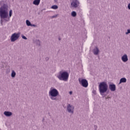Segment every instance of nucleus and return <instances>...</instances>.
<instances>
[{
  "label": "nucleus",
  "instance_id": "obj_12",
  "mask_svg": "<svg viewBox=\"0 0 130 130\" xmlns=\"http://www.w3.org/2000/svg\"><path fill=\"white\" fill-rule=\"evenodd\" d=\"M99 49H98V47H95L93 49V54H94V55H97L99 54Z\"/></svg>",
  "mask_w": 130,
  "mask_h": 130
},
{
  "label": "nucleus",
  "instance_id": "obj_17",
  "mask_svg": "<svg viewBox=\"0 0 130 130\" xmlns=\"http://www.w3.org/2000/svg\"><path fill=\"white\" fill-rule=\"evenodd\" d=\"M51 9H53V10H57V9H58V6H57V5H53L51 7Z\"/></svg>",
  "mask_w": 130,
  "mask_h": 130
},
{
  "label": "nucleus",
  "instance_id": "obj_9",
  "mask_svg": "<svg viewBox=\"0 0 130 130\" xmlns=\"http://www.w3.org/2000/svg\"><path fill=\"white\" fill-rule=\"evenodd\" d=\"M109 89H110V91L112 92H114V91L116 90V85L114 84H110L109 85Z\"/></svg>",
  "mask_w": 130,
  "mask_h": 130
},
{
  "label": "nucleus",
  "instance_id": "obj_22",
  "mask_svg": "<svg viewBox=\"0 0 130 130\" xmlns=\"http://www.w3.org/2000/svg\"><path fill=\"white\" fill-rule=\"evenodd\" d=\"M30 26L31 27H37V25H35V24H30Z\"/></svg>",
  "mask_w": 130,
  "mask_h": 130
},
{
  "label": "nucleus",
  "instance_id": "obj_8",
  "mask_svg": "<svg viewBox=\"0 0 130 130\" xmlns=\"http://www.w3.org/2000/svg\"><path fill=\"white\" fill-rule=\"evenodd\" d=\"M80 5V2L78 0H73L71 3V6L72 8H78Z\"/></svg>",
  "mask_w": 130,
  "mask_h": 130
},
{
  "label": "nucleus",
  "instance_id": "obj_25",
  "mask_svg": "<svg viewBox=\"0 0 130 130\" xmlns=\"http://www.w3.org/2000/svg\"><path fill=\"white\" fill-rule=\"evenodd\" d=\"M92 93H93V94H96V90H93L92 91Z\"/></svg>",
  "mask_w": 130,
  "mask_h": 130
},
{
  "label": "nucleus",
  "instance_id": "obj_20",
  "mask_svg": "<svg viewBox=\"0 0 130 130\" xmlns=\"http://www.w3.org/2000/svg\"><path fill=\"white\" fill-rule=\"evenodd\" d=\"M129 33H130V29H128L127 30V32H125V34H126V35H127L129 34Z\"/></svg>",
  "mask_w": 130,
  "mask_h": 130
},
{
  "label": "nucleus",
  "instance_id": "obj_11",
  "mask_svg": "<svg viewBox=\"0 0 130 130\" xmlns=\"http://www.w3.org/2000/svg\"><path fill=\"white\" fill-rule=\"evenodd\" d=\"M4 114V115H5V116H7V117H10V116H12V115H13V113L10 111H5Z\"/></svg>",
  "mask_w": 130,
  "mask_h": 130
},
{
  "label": "nucleus",
  "instance_id": "obj_19",
  "mask_svg": "<svg viewBox=\"0 0 130 130\" xmlns=\"http://www.w3.org/2000/svg\"><path fill=\"white\" fill-rule=\"evenodd\" d=\"M36 43H37V45L38 46H40V45H41L40 41H39V40H37V41H36Z\"/></svg>",
  "mask_w": 130,
  "mask_h": 130
},
{
  "label": "nucleus",
  "instance_id": "obj_27",
  "mask_svg": "<svg viewBox=\"0 0 130 130\" xmlns=\"http://www.w3.org/2000/svg\"><path fill=\"white\" fill-rule=\"evenodd\" d=\"M61 39L60 38H59V40H61Z\"/></svg>",
  "mask_w": 130,
  "mask_h": 130
},
{
  "label": "nucleus",
  "instance_id": "obj_16",
  "mask_svg": "<svg viewBox=\"0 0 130 130\" xmlns=\"http://www.w3.org/2000/svg\"><path fill=\"white\" fill-rule=\"evenodd\" d=\"M71 16L74 17H76L77 16V12H76V11H73L71 13Z\"/></svg>",
  "mask_w": 130,
  "mask_h": 130
},
{
  "label": "nucleus",
  "instance_id": "obj_1",
  "mask_svg": "<svg viewBox=\"0 0 130 130\" xmlns=\"http://www.w3.org/2000/svg\"><path fill=\"white\" fill-rule=\"evenodd\" d=\"M9 5L3 4L0 8V18L1 23H7L10 22V18L13 15V10H10L9 15Z\"/></svg>",
  "mask_w": 130,
  "mask_h": 130
},
{
  "label": "nucleus",
  "instance_id": "obj_23",
  "mask_svg": "<svg viewBox=\"0 0 130 130\" xmlns=\"http://www.w3.org/2000/svg\"><path fill=\"white\" fill-rule=\"evenodd\" d=\"M56 17H57V14L52 16V18L53 19V18H56Z\"/></svg>",
  "mask_w": 130,
  "mask_h": 130
},
{
  "label": "nucleus",
  "instance_id": "obj_28",
  "mask_svg": "<svg viewBox=\"0 0 130 130\" xmlns=\"http://www.w3.org/2000/svg\"><path fill=\"white\" fill-rule=\"evenodd\" d=\"M54 2H56V0H54Z\"/></svg>",
  "mask_w": 130,
  "mask_h": 130
},
{
  "label": "nucleus",
  "instance_id": "obj_3",
  "mask_svg": "<svg viewBox=\"0 0 130 130\" xmlns=\"http://www.w3.org/2000/svg\"><path fill=\"white\" fill-rule=\"evenodd\" d=\"M56 77L60 81L67 82V81L69 80V74L67 71H61L59 72Z\"/></svg>",
  "mask_w": 130,
  "mask_h": 130
},
{
  "label": "nucleus",
  "instance_id": "obj_2",
  "mask_svg": "<svg viewBox=\"0 0 130 130\" xmlns=\"http://www.w3.org/2000/svg\"><path fill=\"white\" fill-rule=\"evenodd\" d=\"M59 94V92H58V90L55 88H51L49 91V96L50 100L54 101H58L59 100V99L57 98Z\"/></svg>",
  "mask_w": 130,
  "mask_h": 130
},
{
  "label": "nucleus",
  "instance_id": "obj_6",
  "mask_svg": "<svg viewBox=\"0 0 130 130\" xmlns=\"http://www.w3.org/2000/svg\"><path fill=\"white\" fill-rule=\"evenodd\" d=\"M79 83L80 85L84 87V88H87L88 87V81L85 79L79 78Z\"/></svg>",
  "mask_w": 130,
  "mask_h": 130
},
{
  "label": "nucleus",
  "instance_id": "obj_13",
  "mask_svg": "<svg viewBox=\"0 0 130 130\" xmlns=\"http://www.w3.org/2000/svg\"><path fill=\"white\" fill-rule=\"evenodd\" d=\"M40 2L41 0H34L33 2V5H35V6H39Z\"/></svg>",
  "mask_w": 130,
  "mask_h": 130
},
{
  "label": "nucleus",
  "instance_id": "obj_4",
  "mask_svg": "<svg viewBox=\"0 0 130 130\" xmlns=\"http://www.w3.org/2000/svg\"><path fill=\"white\" fill-rule=\"evenodd\" d=\"M99 89L101 95H103L104 93L107 92V90H108V85H107V83L105 82H101L99 85Z\"/></svg>",
  "mask_w": 130,
  "mask_h": 130
},
{
  "label": "nucleus",
  "instance_id": "obj_24",
  "mask_svg": "<svg viewBox=\"0 0 130 130\" xmlns=\"http://www.w3.org/2000/svg\"><path fill=\"white\" fill-rule=\"evenodd\" d=\"M127 8L128 10H130V3L127 5Z\"/></svg>",
  "mask_w": 130,
  "mask_h": 130
},
{
  "label": "nucleus",
  "instance_id": "obj_21",
  "mask_svg": "<svg viewBox=\"0 0 130 130\" xmlns=\"http://www.w3.org/2000/svg\"><path fill=\"white\" fill-rule=\"evenodd\" d=\"M22 39H24V40H27V38L24 36H22Z\"/></svg>",
  "mask_w": 130,
  "mask_h": 130
},
{
  "label": "nucleus",
  "instance_id": "obj_10",
  "mask_svg": "<svg viewBox=\"0 0 130 130\" xmlns=\"http://www.w3.org/2000/svg\"><path fill=\"white\" fill-rule=\"evenodd\" d=\"M121 59L123 62H126V61H128V57L126 54H124L122 56Z\"/></svg>",
  "mask_w": 130,
  "mask_h": 130
},
{
  "label": "nucleus",
  "instance_id": "obj_26",
  "mask_svg": "<svg viewBox=\"0 0 130 130\" xmlns=\"http://www.w3.org/2000/svg\"><path fill=\"white\" fill-rule=\"evenodd\" d=\"M69 94H70V95H72V94H73V91H70Z\"/></svg>",
  "mask_w": 130,
  "mask_h": 130
},
{
  "label": "nucleus",
  "instance_id": "obj_7",
  "mask_svg": "<svg viewBox=\"0 0 130 130\" xmlns=\"http://www.w3.org/2000/svg\"><path fill=\"white\" fill-rule=\"evenodd\" d=\"M75 110V106L68 104H67V111L69 113H71V114H74V111Z\"/></svg>",
  "mask_w": 130,
  "mask_h": 130
},
{
  "label": "nucleus",
  "instance_id": "obj_5",
  "mask_svg": "<svg viewBox=\"0 0 130 130\" xmlns=\"http://www.w3.org/2000/svg\"><path fill=\"white\" fill-rule=\"evenodd\" d=\"M21 35V32H15L12 35L10 40L11 42H15L16 40H18Z\"/></svg>",
  "mask_w": 130,
  "mask_h": 130
},
{
  "label": "nucleus",
  "instance_id": "obj_15",
  "mask_svg": "<svg viewBox=\"0 0 130 130\" xmlns=\"http://www.w3.org/2000/svg\"><path fill=\"white\" fill-rule=\"evenodd\" d=\"M16 72H15V71L12 70L11 72V77L12 78H15L16 77Z\"/></svg>",
  "mask_w": 130,
  "mask_h": 130
},
{
  "label": "nucleus",
  "instance_id": "obj_14",
  "mask_svg": "<svg viewBox=\"0 0 130 130\" xmlns=\"http://www.w3.org/2000/svg\"><path fill=\"white\" fill-rule=\"evenodd\" d=\"M121 83H126V78H121L119 81V84H121Z\"/></svg>",
  "mask_w": 130,
  "mask_h": 130
},
{
  "label": "nucleus",
  "instance_id": "obj_18",
  "mask_svg": "<svg viewBox=\"0 0 130 130\" xmlns=\"http://www.w3.org/2000/svg\"><path fill=\"white\" fill-rule=\"evenodd\" d=\"M26 24L27 25V26H31V22H30V21L26 20Z\"/></svg>",
  "mask_w": 130,
  "mask_h": 130
}]
</instances>
